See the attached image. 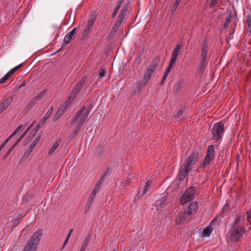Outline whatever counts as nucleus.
<instances>
[{"label": "nucleus", "mask_w": 251, "mask_h": 251, "mask_svg": "<svg viewBox=\"0 0 251 251\" xmlns=\"http://www.w3.org/2000/svg\"><path fill=\"white\" fill-rule=\"evenodd\" d=\"M76 28L75 27L73 29H72L70 32L68 33L66 35H67L71 39L72 38L75 33Z\"/></svg>", "instance_id": "obj_39"}, {"label": "nucleus", "mask_w": 251, "mask_h": 251, "mask_svg": "<svg viewBox=\"0 0 251 251\" xmlns=\"http://www.w3.org/2000/svg\"><path fill=\"white\" fill-rule=\"evenodd\" d=\"M208 47L206 42L204 41L202 44V48L201 53V62L200 66L202 68L206 66L208 62Z\"/></svg>", "instance_id": "obj_8"}, {"label": "nucleus", "mask_w": 251, "mask_h": 251, "mask_svg": "<svg viewBox=\"0 0 251 251\" xmlns=\"http://www.w3.org/2000/svg\"><path fill=\"white\" fill-rule=\"evenodd\" d=\"M127 178H128V179H129V180L132 179V176H131V175H129V176H128V177H127Z\"/></svg>", "instance_id": "obj_57"}, {"label": "nucleus", "mask_w": 251, "mask_h": 251, "mask_svg": "<svg viewBox=\"0 0 251 251\" xmlns=\"http://www.w3.org/2000/svg\"><path fill=\"white\" fill-rule=\"evenodd\" d=\"M120 26V25H117V24L115 23L111 29V32L112 33H115L117 31L118 28Z\"/></svg>", "instance_id": "obj_38"}, {"label": "nucleus", "mask_w": 251, "mask_h": 251, "mask_svg": "<svg viewBox=\"0 0 251 251\" xmlns=\"http://www.w3.org/2000/svg\"><path fill=\"white\" fill-rule=\"evenodd\" d=\"M181 48V46L180 44H177L176 48H175L174 50L173 51L172 54L178 55L179 53V50L180 48Z\"/></svg>", "instance_id": "obj_35"}, {"label": "nucleus", "mask_w": 251, "mask_h": 251, "mask_svg": "<svg viewBox=\"0 0 251 251\" xmlns=\"http://www.w3.org/2000/svg\"><path fill=\"white\" fill-rule=\"evenodd\" d=\"M214 221H212L204 229L202 230L201 228L199 231H201L200 232V237L202 238H205L209 237L212 231H213V229L212 227V225Z\"/></svg>", "instance_id": "obj_13"}, {"label": "nucleus", "mask_w": 251, "mask_h": 251, "mask_svg": "<svg viewBox=\"0 0 251 251\" xmlns=\"http://www.w3.org/2000/svg\"><path fill=\"white\" fill-rule=\"evenodd\" d=\"M94 198H93V197H90V198L88 200V201L86 204V205H87L88 207L91 206L93 201H94Z\"/></svg>", "instance_id": "obj_41"}, {"label": "nucleus", "mask_w": 251, "mask_h": 251, "mask_svg": "<svg viewBox=\"0 0 251 251\" xmlns=\"http://www.w3.org/2000/svg\"><path fill=\"white\" fill-rule=\"evenodd\" d=\"M151 182H150V181H147L144 187V189H143V192L141 194H140V195L143 197L144 196V195H145L146 194H147V193H148V191L150 190V187H151ZM140 192L138 193V195H140Z\"/></svg>", "instance_id": "obj_22"}, {"label": "nucleus", "mask_w": 251, "mask_h": 251, "mask_svg": "<svg viewBox=\"0 0 251 251\" xmlns=\"http://www.w3.org/2000/svg\"><path fill=\"white\" fill-rule=\"evenodd\" d=\"M124 19L125 16L123 15V14H120L115 23L117 24V25H121Z\"/></svg>", "instance_id": "obj_29"}, {"label": "nucleus", "mask_w": 251, "mask_h": 251, "mask_svg": "<svg viewBox=\"0 0 251 251\" xmlns=\"http://www.w3.org/2000/svg\"><path fill=\"white\" fill-rule=\"evenodd\" d=\"M93 25V22L92 21H89L86 27H85V29L84 31V34L85 35H87L90 29L92 28Z\"/></svg>", "instance_id": "obj_25"}, {"label": "nucleus", "mask_w": 251, "mask_h": 251, "mask_svg": "<svg viewBox=\"0 0 251 251\" xmlns=\"http://www.w3.org/2000/svg\"><path fill=\"white\" fill-rule=\"evenodd\" d=\"M87 80V77L86 76H83L81 79L78 82V83L75 86L72 90L70 95L67 99L69 101L72 102L75 99V96L79 93L81 89L82 86Z\"/></svg>", "instance_id": "obj_6"}, {"label": "nucleus", "mask_w": 251, "mask_h": 251, "mask_svg": "<svg viewBox=\"0 0 251 251\" xmlns=\"http://www.w3.org/2000/svg\"><path fill=\"white\" fill-rule=\"evenodd\" d=\"M106 176V174L102 176L101 179L99 181L98 183L97 184V186L93 189L92 193L90 195V197L95 198L97 193L100 191V188L101 184L102 183L103 179Z\"/></svg>", "instance_id": "obj_17"}, {"label": "nucleus", "mask_w": 251, "mask_h": 251, "mask_svg": "<svg viewBox=\"0 0 251 251\" xmlns=\"http://www.w3.org/2000/svg\"><path fill=\"white\" fill-rule=\"evenodd\" d=\"M71 103L72 102L71 101L67 100L66 101L60 106L53 118V121H57L63 115L67 107L71 104Z\"/></svg>", "instance_id": "obj_11"}, {"label": "nucleus", "mask_w": 251, "mask_h": 251, "mask_svg": "<svg viewBox=\"0 0 251 251\" xmlns=\"http://www.w3.org/2000/svg\"><path fill=\"white\" fill-rule=\"evenodd\" d=\"M215 155L214 147L212 145H209L207 147L206 155L204 158L202 165V167L208 166L211 161L214 159Z\"/></svg>", "instance_id": "obj_7"}, {"label": "nucleus", "mask_w": 251, "mask_h": 251, "mask_svg": "<svg viewBox=\"0 0 251 251\" xmlns=\"http://www.w3.org/2000/svg\"><path fill=\"white\" fill-rule=\"evenodd\" d=\"M173 67L170 66V65H168V67L166 69V71L164 73V75H166V76H168L169 73L171 72Z\"/></svg>", "instance_id": "obj_43"}, {"label": "nucleus", "mask_w": 251, "mask_h": 251, "mask_svg": "<svg viewBox=\"0 0 251 251\" xmlns=\"http://www.w3.org/2000/svg\"><path fill=\"white\" fill-rule=\"evenodd\" d=\"M183 109H181L180 110L178 111V113L177 114V116H180V115H181L182 113H183Z\"/></svg>", "instance_id": "obj_53"}, {"label": "nucleus", "mask_w": 251, "mask_h": 251, "mask_svg": "<svg viewBox=\"0 0 251 251\" xmlns=\"http://www.w3.org/2000/svg\"><path fill=\"white\" fill-rule=\"evenodd\" d=\"M69 240V239H68L67 238H66V239L64 241V244H63V245L62 247L61 250H63L65 246L68 243Z\"/></svg>", "instance_id": "obj_50"}, {"label": "nucleus", "mask_w": 251, "mask_h": 251, "mask_svg": "<svg viewBox=\"0 0 251 251\" xmlns=\"http://www.w3.org/2000/svg\"><path fill=\"white\" fill-rule=\"evenodd\" d=\"M71 39H71V38H70L67 35H66L63 39V45L56 52L60 51L62 49L63 46H65V45H68L70 42Z\"/></svg>", "instance_id": "obj_26"}, {"label": "nucleus", "mask_w": 251, "mask_h": 251, "mask_svg": "<svg viewBox=\"0 0 251 251\" xmlns=\"http://www.w3.org/2000/svg\"><path fill=\"white\" fill-rule=\"evenodd\" d=\"M200 156L199 153L196 151L192 152L185 161L184 166L181 167L178 175L179 180H183L191 171L193 166L195 165Z\"/></svg>", "instance_id": "obj_2"}, {"label": "nucleus", "mask_w": 251, "mask_h": 251, "mask_svg": "<svg viewBox=\"0 0 251 251\" xmlns=\"http://www.w3.org/2000/svg\"><path fill=\"white\" fill-rule=\"evenodd\" d=\"M113 251H118L117 250H114Z\"/></svg>", "instance_id": "obj_59"}, {"label": "nucleus", "mask_w": 251, "mask_h": 251, "mask_svg": "<svg viewBox=\"0 0 251 251\" xmlns=\"http://www.w3.org/2000/svg\"><path fill=\"white\" fill-rule=\"evenodd\" d=\"M123 2L122 1H121L119 4L117 5V6L114 8V11L113 12L112 17L113 18L115 17L116 14H117V12L119 10V8L121 7L122 3Z\"/></svg>", "instance_id": "obj_33"}, {"label": "nucleus", "mask_w": 251, "mask_h": 251, "mask_svg": "<svg viewBox=\"0 0 251 251\" xmlns=\"http://www.w3.org/2000/svg\"><path fill=\"white\" fill-rule=\"evenodd\" d=\"M127 11V5H124L123 6L120 14H123V15L125 16V14L126 13Z\"/></svg>", "instance_id": "obj_40"}, {"label": "nucleus", "mask_w": 251, "mask_h": 251, "mask_svg": "<svg viewBox=\"0 0 251 251\" xmlns=\"http://www.w3.org/2000/svg\"><path fill=\"white\" fill-rule=\"evenodd\" d=\"M167 77V76H166V75H163V78H162V81H161V82L160 83L161 85H162L164 83V82L165 80H166Z\"/></svg>", "instance_id": "obj_51"}, {"label": "nucleus", "mask_w": 251, "mask_h": 251, "mask_svg": "<svg viewBox=\"0 0 251 251\" xmlns=\"http://www.w3.org/2000/svg\"><path fill=\"white\" fill-rule=\"evenodd\" d=\"M11 76V75L8 73H7L0 79V83L2 84L5 83V81Z\"/></svg>", "instance_id": "obj_30"}, {"label": "nucleus", "mask_w": 251, "mask_h": 251, "mask_svg": "<svg viewBox=\"0 0 251 251\" xmlns=\"http://www.w3.org/2000/svg\"><path fill=\"white\" fill-rule=\"evenodd\" d=\"M12 101V98H8L0 103V114L9 106Z\"/></svg>", "instance_id": "obj_15"}, {"label": "nucleus", "mask_w": 251, "mask_h": 251, "mask_svg": "<svg viewBox=\"0 0 251 251\" xmlns=\"http://www.w3.org/2000/svg\"><path fill=\"white\" fill-rule=\"evenodd\" d=\"M42 234L43 230L41 228L34 232L27 241L23 251H36L40 243Z\"/></svg>", "instance_id": "obj_4"}, {"label": "nucleus", "mask_w": 251, "mask_h": 251, "mask_svg": "<svg viewBox=\"0 0 251 251\" xmlns=\"http://www.w3.org/2000/svg\"><path fill=\"white\" fill-rule=\"evenodd\" d=\"M224 124L220 122L216 123L212 129V132L213 134L212 139L214 140H218L220 139L224 134Z\"/></svg>", "instance_id": "obj_5"}, {"label": "nucleus", "mask_w": 251, "mask_h": 251, "mask_svg": "<svg viewBox=\"0 0 251 251\" xmlns=\"http://www.w3.org/2000/svg\"><path fill=\"white\" fill-rule=\"evenodd\" d=\"M241 220V216L238 215L233 223L227 236V239L230 241H237L244 232L245 229L242 226Z\"/></svg>", "instance_id": "obj_3"}, {"label": "nucleus", "mask_w": 251, "mask_h": 251, "mask_svg": "<svg viewBox=\"0 0 251 251\" xmlns=\"http://www.w3.org/2000/svg\"><path fill=\"white\" fill-rule=\"evenodd\" d=\"M22 65H23L22 63L18 65V66H17L14 67L13 68H12V69H11L8 73L11 75H12L17 70H18L22 67Z\"/></svg>", "instance_id": "obj_34"}, {"label": "nucleus", "mask_w": 251, "mask_h": 251, "mask_svg": "<svg viewBox=\"0 0 251 251\" xmlns=\"http://www.w3.org/2000/svg\"><path fill=\"white\" fill-rule=\"evenodd\" d=\"M166 200L167 196H164L162 197L160 199L156 201L155 204L157 207V209L158 208H161L164 206Z\"/></svg>", "instance_id": "obj_19"}, {"label": "nucleus", "mask_w": 251, "mask_h": 251, "mask_svg": "<svg viewBox=\"0 0 251 251\" xmlns=\"http://www.w3.org/2000/svg\"><path fill=\"white\" fill-rule=\"evenodd\" d=\"M22 125H20L14 131V132L5 140L3 144H5L6 145L9 140L12 138L15 134H17V133L20 130V129L22 128Z\"/></svg>", "instance_id": "obj_23"}, {"label": "nucleus", "mask_w": 251, "mask_h": 251, "mask_svg": "<svg viewBox=\"0 0 251 251\" xmlns=\"http://www.w3.org/2000/svg\"><path fill=\"white\" fill-rule=\"evenodd\" d=\"M46 92V90H44L40 93H38L35 97H33V98L35 100L38 101L39 100L42 98V97L45 94Z\"/></svg>", "instance_id": "obj_27"}, {"label": "nucleus", "mask_w": 251, "mask_h": 251, "mask_svg": "<svg viewBox=\"0 0 251 251\" xmlns=\"http://www.w3.org/2000/svg\"><path fill=\"white\" fill-rule=\"evenodd\" d=\"M24 136V134H23L22 137L17 141V142L13 145L12 149L10 150V151H9L8 153H10L11 151L15 148V147L17 146V145L18 144V143L22 140L23 137Z\"/></svg>", "instance_id": "obj_44"}, {"label": "nucleus", "mask_w": 251, "mask_h": 251, "mask_svg": "<svg viewBox=\"0 0 251 251\" xmlns=\"http://www.w3.org/2000/svg\"><path fill=\"white\" fill-rule=\"evenodd\" d=\"M61 143L60 140H56L52 145L51 148L49 150L48 154L49 155L52 154L55 150L59 147Z\"/></svg>", "instance_id": "obj_20"}, {"label": "nucleus", "mask_w": 251, "mask_h": 251, "mask_svg": "<svg viewBox=\"0 0 251 251\" xmlns=\"http://www.w3.org/2000/svg\"><path fill=\"white\" fill-rule=\"evenodd\" d=\"M91 109L90 107L86 108V106L83 105L72 118L71 124L72 125L76 124V127L73 131V133L74 135H77L79 132L83 123L87 119L91 111Z\"/></svg>", "instance_id": "obj_1"}, {"label": "nucleus", "mask_w": 251, "mask_h": 251, "mask_svg": "<svg viewBox=\"0 0 251 251\" xmlns=\"http://www.w3.org/2000/svg\"><path fill=\"white\" fill-rule=\"evenodd\" d=\"M73 231V230L72 229H71V230L69 231V233H68V235H67V237H66V238H67L68 239H70V236H71V234H72V233Z\"/></svg>", "instance_id": "obj_52"}, {"label": "nucleus", "mask_w": 251, "mask_h": 251, "mask_svg": "<svg viewBox=\"0 0 251 251\" xmlns=\"http://www.w3.org/2000/svg\"><path fill=\"white\" fill-rule=\"evenodd\" d=\"M5 146V144H2L0 146V151L2 150V149L4 147V146Z\"/></svg>", "instance_id": "obj_56"}, {"label": "nucleus", "mask_w": 251, "mask_h": 251, "mask_svg": "<svg viewBox=\"0 0 251 251\" xmlns=\"http://www.w3.org/2000/svg\"><path fill=\"white\" fill-rule=\"evenodd\" d=\"M183 84V81H179L177 83L176 86H177L179 88H181L182 87Z\"/></svg>", "instance_id": "obj_48"}, {"label": "nucleus", "mask_w": 251, "mask_h": 251, "mask_svg": "<svg viewBox=\"0 0 251 251\" xmlns=\"http://www.w3.org/2000/svg\"><path fill=\"white\" fill-rule=\"evenodd\" d=\"M35 147L30 145V147L26 150L24 153L23 156L20 159V162H23L29 156L30 153L32 151Z\"/></svg>", "instance_id": "obj_18"}, {"label": "nucleus", "mask_w": 251, "mask_h": 251, "mask_svg": "<svg viewBox=\"0 0 251 251\" xmlns=\"http://www.w3.org/2000/svg\"><path fill=\"white\" fill-rule=\"evenodd\" d=\"M53 111V107H51L47 111V112L45 114L43 119H42L43 123H45L46 120L49 118L52 112Z\"/></svg>", "instance_id": "obj_24"}, {"label": "nucleus", "mask_w": 251, "mask_h": 251, "mask_svg": "<svg viewBox=\"0 0 251 251\" xmlns=\"http://www.w3.org/2000/svg\"><path fill=\"white\" fill-rule=\"evenodd\" d=\"M8 220H10L8 224H10L11 227H14L15 226H17L20 222V220L18 218L14 219V218L9 217L8 218Z\"/></svg>", "instance_id": "obj_21"}, {"label": "nucleus", "mask_w": 251, "mask_h": 251, "mask_svg": "<svg viewBox=\"0 0 251 251\" xmlns=\"http://www.w3.org/2000/svg\"><path fill=\"white\" fill-rule=\"evenodd\" d=\"M150 80V79L143 76L142 78L138 82L135 89L137 91L141 90L149 83Z\"/></svg>", "instance_id": "obj_14"}, {"label": "nucleus", "mask_w": 251, "mask_h": 251, "mask_svg": "<svg viewBox=\"0 0 251 251\" xmlns=\"http://www.w3.org/2000/svg\"><path fill=\"white\" fill-rule=\"evenodd\" d=\"M198 203L195 201H192L189 204V206L186 209H185L192 216L198 210Z\"/></svg>", "instance_id": "obj_16"}, {"label": "nucleus", "mask_w": 251, "mask_h": 251, "mask_svg": "<svg viewBox=\"0 0 251 251\" xmlns=\"http://www.w3.org/2000/svg\"><path fill=\"white\" fill-rule=\"evenodd\" d=\"M219 0H212L210 4V7H212L213 6L216 5Z\"/></svg>", "instance_id": "obj_49"}, {"label": "nucleus", "mask_w": 251, "mask_h": 251, "mask_svg": "<svg viewBox=\"0 0 251 251\" xmlns=\"http://www.w3.org/2000/svg\"><path fill=\"white\" fill-rule=\"evenodd\" d=\"M230 22V18H227L224 25L225 27H228L229 23Z\"/></svg>", "instance_id": "obj_45"}, {"label": "nucleus", "mask_w": 251, "mask_h": 251, "mask_svg": "<svg viewBox=\"0 0 251 251\" xmlns=\"http://www.w3.org/2000/svg\"><path fill=\"white\" fill-rule=\"evenodd\" d=\"M195 196V192L193 187H190L183 194L182 200L187 203L191 201Z\"/></svg>", "instance_id": "obj_12"}, {"label": "nucleus", "mask_w": 251, "mask_h": 251, "mask_svg": "<svg viewBox=\"0 0 251 251\" xmlns=\"http://www.w3.org/2000/svg\"><path fill=\"white\" fill-rule=\"evenodd\" d=\"M26 83V82H25V81H24L22 83V84H21V86H20V87H24V86H25Z\"/></svg>", "instance_id": "obj_54"}, {"label": "nucleus", "mask_w": 251, "mask_h": 251, "mask_svg": "<svg viewBox=\"0 0 251 251\" xmlns=\"http://www.w3.org/2000/svg\"><path fill=\"white\" fill-rule=\"evenodd\" d=\"M40 139V136H39L37 137L31 144V145H32L33 147H35V146L37 144V143L39 142V140Z\"/></svg>", "instance_id": "obj_42"}, {"label": "nucleus", "mask_w": 251, "mask_h": 251, "mask_svg": "<svg viewBox=\"0 0 251 251\" xmlns=\"http://www.w3.org/2000/svg\"><path fill=\"white\" fill-rule=\"evenodd\" d=\"M37 102L35 100L32 98L28 102V103L27 104V106L28 108H31L33 106L35 105V104Z\"/></svg>", "instance_id": "obj_36"}, {"label": "nucleus", "mask_w": 251, "mask_h": 251, "mask_svg": "<svg viewBox=\"0 0 251 251\" xmlns=\"http://www.w3.org/2000/svg\"><path fill=\"white\" fill-rule=\"evenodd\" d=\"M88 242H89V239L86 237L85 239V240L82 244V247L81 248L80 251H85L87 247L88 246Z\"/></svg>", "instance_id": "obj_32"}, {"label": "nucleus", "mask_w": 251, "mask_h": 251, "mask_svg": "<svg viewBox=\"0 0 251 251\" xmlns=\"http://www.w3.org/2000/svg\"><path fill=\"white\" fill-rule=\"evenodd\" d=\"M247 220L249 223L251 224V212H247Z\"/></svg>", "instance_id": "obj_46"}, {"label": "nucleus", "mask_w": 251, "mask_h": 251, "mask_svg": "<svg viewBox=\"0 0 251 251\" xmlns=\"http://www.w3.org/2000/svg\"><path fill=\"white\" fill-rule=\"evenodd\" d=\"M90 207H88L87 205H86V207H85V213L89 211Z\"/></svg>", "instance_id": "obj_55"}, {"label": "nucleus", "mask_w": 251, "mask_h": 251, "mask_svg": "<svg viewBox=\"0 0 251 251\" xmlns=\"http://www.w3.org/2000/svg\"><path fill=\"white\" fill-rule=\"evenodd\" d=\"M247 21L249 26H251V18L250 15H248L247 17Z\"/></svg>", "instance_id": "obj_47"}, {"label": "nucleus", "mask_w": 251, "mask_h": 251, "mask_svg": "<svg viewBox=\"0 0 251 251\" xmlns=\"http://www.w3.org/2000/svg\"><path fill=\"white\" fill-rule=\"evenodd\" d=\"M31 127V126H29V127L27 128V129L26 130V131L25 132V133L24 134V135L25 134V133L27 131V130L29 129V128Z\"/></svg>", "instance_id": "obj_58"}, {"label": "nucleus", "mask_w": 251, "mask_h": 251, "mask_svg": "<svg viewBox=\"0 0 251 251\" xmlns=\"http://www.w3.org/2000/svg\"><path fill=\"white\" fill-rule=\"evenodd\" d=\"M192 216L185 209L180 211L177 214L176 222L177 224H182L190 221Z\"/></svg>", "instance_id": "obj_9"}, {"label": "nucleus", "mask_w": 251, "mask_h": 251, "mask_svg": "<svg viewBox=\"0 0 251 251\" xmlns=\"http://www.w3.org/2000/svg\"><path fill=\"white\" fill-rule=\"evenodd\" d=\"M180 2H181V0H176L175 3H174V4L173 5V7H172V10L173 11H176V10L178 8Z\"/></svg>", "instance_id": "obj_37"}, {"label": "nucleus", "mask_w": 251, "mask_h": 251, "mask_svg": "<svg viewBox=\"0 0 251 251\" xmlns=\"http://www.w3.org/2000/svg\"><path fill=\"white\" fill-rule=\"evenodd\" d=\"M177 57V55L172 54L171 58L169 65L173 67L176 62Z\"/></svg>", "instance_id": "obj_28"}, {"label": "nucleus", "mask_w": 251, "mask_h": 251, "mask_svg": "<svg viewBox=\"0 0 251 251\" xmlns=\"http://www.w3.org/2000/svg\"><path fill=\"white\" fill-rule=\"evenodd\" d=\"M107 73V70L105 68H101L99 72V78H103Z\"/></svg>", "instance_id": "obj_31"}, {"label": "nucleus", "mask_w": 251, "mask_h": 251, "mask_svg": "<svg viewBox=\"0 0 251 251\" xmlns=\"http://www.w3.org/2000/svg\"><path fill=\"white\" fill-rule=\"evenodd\" d=\"M158 59L153 61L147 68L145 71L143 76L149 79H151L153 73L156 69L158 66Z\"/></svg>", "instance_id": "obj_10"}]
</instances>
